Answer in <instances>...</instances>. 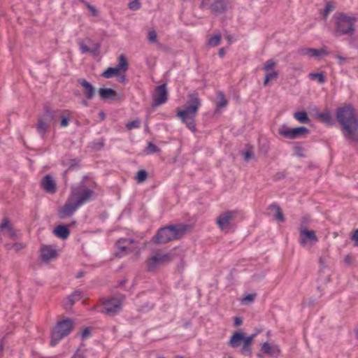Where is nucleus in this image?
Returning <instances> with one entry per match:
<instances>
[{"label":"nucleus","instance_id":"nucleus-1","mask_svg":"<svg viewBox=\"0 0 358 358\" xmlns=\"http://www.w3.org/2000/svg\"><path fill=\"white\" fill-rule=\"evenodd\" d=\"M93 185L86 179L71 187V194L66 203L59 210L60 218L71 216L82 205L92 200L94 196Z\"/></svg>","mask_w":358,"mask_h":358},{"label":"nucleus","instance_id":"nucleus-2","mask_svg":"<svg viewBox=\"0 0 358 358\" xmlns=\"http://www.w3.org/2000/svg\"><path fill=\"white\" fill-rule=\"evenodd\" d=\"M336 118L341 125L342 133L346 139L358 141V119L351 106L340 107L336 110Z\"/></svg>","mask_w":358,"mask_h":358},{"label":"nucleus","instance_id":"nucleus-3","mask_svg":"<svg viewBox=\"0 0 358 358\" xmlns=\"http://www.w3.org/2000/svg\"><path fill=\"white\" fill-rule=\"evenodd\" d=\"M201 106V100L197 92L188 95V100L186 102L183 110L178 112V117L186 124L192 131H196L195 117Z\"/></svg>","mask_w":358,"mask_h":358},{"label":"nucleus","instance_id":"nucleus-4","mask_svg":"<svg viewBox=\"0 0 358 358\" xmlns=\"http://www.w3.org/2000/svg\"><path fill=\"white\" fill-rule=\"evenodd\" d=\"M191 227L188 224H178L162 227L157 231L153 241L157 243H166L169 241L180 238Z\"/></svg>","mask_w":358,"mask_h":358},{"label":"nucleus","instance_id":"nucleus-5","mask_svg":"<svg viewBox=\"0 0 358 358\" xmlns=\"http://www.w3.org/2000/svg\"><path fill=\"white\" fill-rule=\"evenodd\" d=\"M335 31L339 36H352L356 31V23L358 17L355 15L340 13L334 16Z\"/></svg>","mask_w":358,"mask_h":358},{"label":"nucleus","instance_id":"nucleus-6","mask_svg":"<svg viewBox=\"0 0 358 358\" xmlns=\"http://www.w3.org/2000/svg\"><path fill=\"white\" fill-rule=\"evenodd\" d=\"M256 336V334H252L250 336H245V334L241 330H238L232 334L228 345L233 348H236L242 344L240 350L241 354L245 357H250L252 355V342Z\"/></svg>","mask_w":358,"mask_h":358},{"label":"nucleus","instance_id":"nucleus-7","mask_svg":"<svg viewBox=\"0 0 358 358\" xmlns=\"http://www.w3.org/2000/svg\"><path fill=\"white\" fill-rule=\"evenodd\" d=\"M60 110H53L50 108H46L44 113L38 117L36 128L42 138L45 136L50 124L56 122V119L60 115Z\"/></svg>","mask_w":358,"mask_h":358},{"label":"nucleus","instance_id":"nucleus-8","mask_svg":"<svg viewBox=\"0 0 358 358\" xmlns=\"http://www.w3.org/2000/svg\"><path fill=\"white\" fill-rule=\"evenodd\" d=\"M73 328V321L71 319L63 320L58 322L52 329L50 345L55 346L64 337L69 335Z\"/></svg>","mask_w":358,"mask_h":358},{"label":"nucleus","instance_id":"nucleus-9","mask_svg":"<svg viewBox=\"0 0 358 358\" xmlns=\"http://www.w3.org/2000/svg\"><path fill=\"white\" fill-rule=\"evenodd\" d=\"M172 260V255L169 252L161 250L154 252L146 261V266L149 271H155L161 266L168 264Z\"/></svg>","mask_w":358,"mask_h":358},{"label":"nucleus","instance_id":"nucleus-10","mask_svg":"<svg viewBox=\"0 0 358 358\" xmlns=\"http://www.w3.org/2000/svg\"><path fill=\"white\" fill-rule=\"evenodd\" d=\"M117 251L115 255L120 257L130 252L140 253L141 248L135 240L132 238H120L116 243Z\"/></svg>","mask_w":358,"mask_h":358},{"label":"nucleus","instance_id":"nucleus-11","mask_svg":"<svg viewBox=\"0 0 358 358\" xmlns=\"http://www.w3.org/2000/svg\"><path fill=\"white\" fill-rule=\"evenodd\" d=\"M238 216L237 210H226L216 218V224L222 231L228 233L233 227V222Z\"/></svg>","mask_w":358,"mask_h":358},{"label":"nucleus","instance_id":"nucleus-12","mask_svg":"<svg viewBox=\"0 0 358 358\" xmlns=\"http://www.w3.org/2000/svg\"><path fill=\"white\" fill-rule=\"evenodd\" d=\"M318 241L315 231L308 230L305 227H301L299 229L300 245L303 248H311Z\"/></svg>","mask_w":358,"mask_h":358},{"label":"nucleus","instance_id":"nucleus-13","mask_svg":"<svg viewBox=\"0 0 358 358\" xmlns=\"http://www.w3.org/2000/svg\"><path fill=\"white\" fill-rule=\"evenodd\" d=\"M122 298H112L103 302L101 313L108 315H114L122 309Z\"/></svg>","mask_w":358,"mask_h":358},{"label":"nucleus","instance_id":"nucleus-14","mask_svg":"<svg viewBox=\"0 0 358 358\" xmlns=\"http://www.w3.org/2000/svg\"><path fill=\"white\" fill-rule=\"evenodd\" d=\"M277 62L274 59L267 60L263 66V70L265 71V78L264 85L266 86L269 81L276 80L278 78L279 73L275 69Z\"/></svg>","mask_w":358,"mask_h":358},{"label":"nucleus","instance_id":"nucleus-15","mask_svg":"<svg viewBox=\"0 0 358 358\" xmlns=\"http://www.w3.org/2000/svg\"><path fill=\"white\" fill-rule=\"evenodd\" d=\"M279 134L289 139H295L299 136L308 133V129L305 127H300L294 129L282 127L279 129Z\"/></svg>","mask_w":358,"mask_h":358},{"label":"nucleus","instance_id":"nucleus-16","mask_svg":"<svg viewBox=\"0 0 358 358\" xmlns=\"http://www.w3.org/2000/svg\"><path fill=\"white\" fill-rule=\"evenodd\" d=\"M168 92L165 84L156 87L153 94L152 106L156 107L164 103L167 101Z\"/></svg>","mask_w":358,"mask_h":358},{"label":"nucleus","instance_id":"nucleus-17","mask_svg":"<svg viewBox=\"0 0 358 358\" xmlns=\"http://www.w3.org/2000/svg\"><path fill=\"white\" fill-rule=\"evenodd\" d=\"M299 53L301 55L317 58L327 54V51L324 49L317 50L314 48H301L299 50Z\"/></svg>","mask_w":358,"mask_h":358},{"label":"nucleus","instance_id":"nucleus-18","mask_svg":"<svg viewBox=\"0 0 358 358\" xmlns=\"http://www.w3.org/2000/svg\"><path fill=\"white\" fill-rule=\"evenodd\" d=\"M42 187L48 193L53 194L56 192V183L52 178L47 175L41 180Z\"/></svg>","mask_w":358,"mask_h":358},{"label":"nucleus","instance_id":"nucleus-19","mask_svg":"<svg viewBox=\"0 0 358 358\" xmlns=\"http://www.w3.org/2000/svg\"><path fill=\"white\" fill-rule=\"evenodd\" d=\"M78 83L84 88L86 97L88 99H92L96 92L94 86L83 78L78 80Z\"/></svg>","mask_w":358,"mask_h":358},{"label":"nucleus","instance_id":"nucleus-20","mask_svg":"<svg viewBox=\"0 0 358 358\" xmlns=\"http://www.w3.org/2000/svg\"><path fill=\"white\" fill-rule=\"evenodd\" d=\"M0 229L3 231L4 234L10 238H15L17 234L8 219H4L0 225Z\"/></svg>","mask_w":358,"mask_h":358},{"label":"nucleus","instance_id":"nucleus-21","mask_svg":"<svg viewBox=\"0 0 358 358\" xmlns=\"http://www.w3.org/2000/svg\"><path fill=\"white\" fill-rule=\"evenodd\" d=\"M57 255V251L50 246H45L41 249V259L44 262H48L54 259Z\"/></svg>","mask_w":358,"mask_h":358},{"label":"nucleus","instance_id":"nucleus-22","mask_svg":"<svg viewBox=\"0 0 358 358\" xmlns=\"http://www.w3.org/2000/svg\"><path fill=\"white\" fill-rule=\"evenodd\" d=\"M261 351L266 355L274 356L280 354V349L277 345L272 346L269 343L265 342L262 345Z\"/></svg>","mask_w":358,"mask_h":358},{"label":"nucleus","instance_id":"nucleus-23","mask_svg":"<svg viewBox=\"0 0 358 358\" xmlns=\"http://www.w3.org/2000/svg\"><path fill=\"white\" fill-rule=\"evenodd\" d=\"M229 6V0H216L212 5L211 9L215 13L224 11Z\"/></svg>","mask_w":358,"mask_h":358},{"label":"nucleus","instance_id":"nucleus-24","mask_svg":"<svg viewBox=\"0 0 358 358\" xmlns=\"http://www.w3.org/2000/svg\"><path fill=\"white\" fill-rule=\"evenodd\" d=\"M99 93L102 99H115L116 98V92L110 88H100Z\"/></svg>","mask_w":358,"mask_h":358},{"label":"nucleus","instance_id":"nucleus-25","mask_svg":"<svg viewBox=\"0 0 358 358\" xmlns=\"http://www.w3.org/2000/svg\"><path fill=\"white\" fill-rule=\"evenodd\" d=\"M54 234L60 238L66 239L69 236L70 231L66 226L59 225L54 229Z\"/></svg>","mask_w":358,"mask_h":358},{"label":"nucleus","instance_id":"nucleus-26","mask_svg":"<svg viewBox=\"0 0 358 358\" xmlns=\"http://www.w3.org/2000/svg\"><path fill=\"white\" fill-rule=\"evenodd\" d=\"M271 210H274L275 212V217L277 220L284 222L285 219L284 217V215L282 214V212L280 208V206L276 203L271 204L269 208Z\"/></svg>","mask_w":358,"mask_h":358},{"label":"nucleus","instance_id":"nucleus-27","mask_svg":"<svg viewBox=\"0 0 358 358\" xmlns=\"http://www.w3.org/2000/svg\"><path fill=\"white\" fill-rule=\"evenodd\" d=\"M121 71L115 66V67H110L108 68L105 71H103L101 76L106 78H110L113 76H117L120 75Z\"/></svg>","mask_w":358,"mask_h":358},{"label":"nucleus","instance_id":"nucleus-28","mask_svg":"<svg viewBox=\"0 0 358 358\" xmlns=\"http://www.w3.org/2000/svg\"><path fill=\"white\" fill-rule=\"evenodd\" d=\"M116 67L123 73H125L128 69V62L124 55H120L118 59V64Z\"/></svg>","mask_w":358,"mask_h":358},{"label":"nucleus","instance_id":"nucleus-29","mask_svg":"<svg viewBox=\"0 0 358 358\" xmlns=\"http://www.w3.org/2000/svg\"><path fill=\"white\" fill-rule=\"evenodd\" d=\"M317 117L327 124H333V119L329 111L320 113L317 115Z\"/></svg>","mask_w":358,"mask_h":358},{"label":"nucleus","instance_id":"nucleus-30","mask_svg":"<svg viewBox=\"0 0 358 358\" xmlns=\"http://www.w3.org/2000/svg\"><path fill=\"white\" fill-rule=\"evenodd\" d=\"M294 117L301 123H308L309 118L307 113L305 111H299L294 114Z\"/></svg>","mask_w":358,"mask_h":358},{"label":"nucleus","instance_id":"nucleus-31","mask_svg":"<svg viewBox=\"0 0 358 358\" xmlns=\"http://www.w3.org/2000/svg\"><path fill=\"white\" fill-rule=\"evenodd\" d=\"M220 41L221 36L220 34H216L209 38L208 45L209 47H216L220 44Z\"/></svg>","mask_w":358,"mask_h":358},{"label":"nucleus","instance_id":"nucleus-32","mask_svg":"<svg viewBox=\"0 0 358 358\" xmlns=\"http://www.w3.org/2000/svg\"><path fill=\"white\" fill-rule=\"evenodd\" d=\"M217 98L219 99L217 103V107L219 108H222L225 107L227 105V101L224 97V95L222 92H220L217 94Z\"/></svg>","mask_w":358,"mask_h":358},{"label":"nucleus","instance_id":"nucleus-33","mask_svg":"<svg viewBox=\"0 0 358 358\" xmlns=\"http://www.w3.org/2000/svg\"><path fill=\"white\" fill-rule=\"evenodd\" d=\"M308 76L311 80L317 79L320 83H324L325 82V77L322 73H310Z\"/></svg>","mask_w":358,"mask_h":358},{"label":"nucleus","instance_id":"nucleus-34","mask_svg":"<svg viewBox=\"0 0 358 358\" xmlns=\"http://www.w3.org/2000/svg\"><path fill=\"white\" fill-rule=\"evenodd\" d=\"M148 177V173L145 170H141L137 172L136 180L138 182L141 183L144 182Z\"/></svg>","mask_w":358,"mask_h":358},{"label":"nucleus","instance_id":"nucleus-35","mask_svg":"<svg viewBox=\"0 0 358 358\" xmlns=\"http://www.w3.org/2000/svg\"><path fill=\"white\" fill-rule=\"evenodd\" d=\"M75 301V298H73L71 295H69L66 300L63 302V306L66 310L71 309Z\"/></svg>","mask_w":358,"mask_h":358},{"label":"nucleus","instance_id":"nucleus-36","mask_svg":"<svg viewBox=\"0 0 358 358\" xmlns=\"http://www.w3.org/2000/svg\"><path fill=\"white\" fill-rule=\"evenodd\" d=\"M157 34L154 29L149 30L148 33V40L150 43H157Z\"/></svg>","mask_w":358,"mask_h":358},{"label":"nucleus","instance_id":"nucleus-37","mask_svg":"<svg viewBox=\"0 0 358 358\" xmlns=\"http://www.w3.org/2000/svg\"><path fill=\"white\" fill-rule=\"evenodd\" d=\"M128 7L133 10H137L141 8V3L138 0H133L128 4Z\"/></svg>","mask_w":358,"mask_h":358},{"label":"nucleus","instance_id":"nucleus-38","mask_svg":"<svg viewBox=\"0 0 358 358\" xmlns=\"http://www.w3.org/2000/svg\"><path fill=\"white\" fill-rule=\"evenodd\" d=\"M255 294H249L241 300V303L243 305H246L248 303L252 302L255 299Z\"/></svg>","mask_w":358,"mask_h":358},{"label":"nucleus","instance_id":"nucleus-39","mask_svg":"<svg viewBox=\"0 0 358 358\" xmlns=\"http://www.w3.org/2000/svg\"><path fill=\"white\" fill-rule=\"evenodd\" d=\"M159 152V149L152 143L149 142L147 146L148 153H155Z\"/></svg>","mask_w":358,"mask_h":358},{"label":"nucleus","instance_id":"nucleus-40","mask_svg":"<svg viewBox=\"0 0 358 358\" xmlns=\"http://www.w3.org/2000/svg\"><path fill=\"white\" fill-rule=\"evenodd\" d=\"M140 127V121L138 120H135L134 121H131L130 122L127 123L126 127L131 130L134 128H138Z\"/></svg>","mask_w":358,"mask_h":358},{"label":"nucleus","instance_id":"nucleus-41","mask_svg":"<svg viewBox=\"0 0 358 358\" xmlns=\"http://www.w3.org/2000/svg\"><path fill=\"white\" fill-rule=\"evenodd\" d=\"M334 10V6L329 3L327 2L325 6V9L324 10L323 15L324 17H326L329 13Z\"/></svg>","mask_w":358,"mask_h":358},{"label":"nucleus","instance_id":"nucleus-42","mask_svg":"<svg viewBox=\"0 0 358 358\" xmlns=\"http://www.w3.org/2000/svg\"><path fill=\"white\" fill-rule=\"evenodd\" d=\"M73 298H75L76 301H78L80 299L82 296V292L80 290H76L71 294Z\"/></svg>","mask_w":358,"mask_h":358},{"label":"nucleus","instance_id":"nucleus-43","mask_svg":"<svg viewBox=\"0 0 358 358\" xmlns=\"http://www.w3.org/2000/svg\"><path fill=\"white\" fill-rule=\"evenodd\" d=\"M80 48L81 50L82 53H86L88 52H92L90 48L85 45L83 43H79Z\"/></svg>","mask_w":358,"mask_h":358},{"label":"nucleus","instance_id":"nucleus-44","mask_svg":"<svg viewBox=\"0 0 358 358\" xmlns=\"http://www.w3.org/2000/svg\"><path fill=\"white\" fill-rule=\"evenodd\" d=\"M60 125L62 127H67L69 125V118L66 116H62Z\"/></svg>","mask_w":358,"mask_h":358},{"label":"nucleus","instance_id":"nucleus-45","mask_svg":"<svg viewBox=\"0 0 358 358\" xmlns=\"http://www.w3.org/2000/svg\"><path fill=\"white\" fill-rule=\"evenodd\" d=\"M243 157L245 161L248 162L250 159H251L253 157V153L250 150H248L243 154Z\"/></svg>","mask_w":358,"mask_h":358},{"label":"nucleus","instance_id":"nucleus-46","mask_svg":"<svg viewBox=\"0 0 358 358\" xmlns=\"http://www.w3.org/2000/svg\"><path fill=\"white\" fill-rule=\"evenodd\" d=\"M352 239L355 241V245L358 246V229L355 230L352 236Z\"/></svg>","mask_w":358,"mask_h":358},{"label":"nucleus","instance_id":"nucleus-47","mask_svg":"<svg viewBox=\"0 0 358 358\" xmlns=\"http://www.w3.org/2000/svg\"><path fill=\"white\" fill-rule=\"evenodd\" d=\"M234 326L235 327H239L243 323L242 319L241 317H234Z\"/></svg>","mask_w":358,"mask_h":358},{"label":"nucleus","instance_id":"nucleus-48","mask_svg":"<svg viewBox=\"0 0 358 358\" xmlns=\"http://www.w3.org/2000/svg\"><path fill=\"white\" fill-rule=\"evenodd\" d=\"M87 6L93 16H96L97 15V11L93 6L87 4Z\"/></svg>","mask_w":358,"mask_h":358},{"label":"nucleus","instance_id":"nucleus-49","mask_svg":"<svg viewBox=\"0 0 358 358\" xmlns=\"http://www.w3.org/2000/svg\"><path fill=\"white\" fill-rule=\"evenodd\" d=\"M13 249H15L16 252L20 251L24 247V245L22 243H15V244H13Z\"/></svg>","mask_w":358,"mask_h":358},{"label":"nucleus","instance_id":"nucleus-50","mask_svg":"<svg viewBox=\"0 0 358 358\" xmlns=\"http://www.w3.org/2000/svg\"><path fill=\"white\" fill-rule=\"evenodd\" d=\"M125 73H123V72H121L120 73V75L119 76H117V77L118 78H117V80L118 82L120 83H124L125 81V75H124Z\"/></svg>","mask_w":358,"mask_h":358},{"label":"nucleus","instance_id":"nucleus-51","mask_svg":"<svg viewBox=\"0 0 358 358\" xmlns=\"http://www.w3.org/2000/svg\"><path fill=\"white\" fill-rule=\"evenodd\" d=\"M90 329H89L88 328H86V329H85L83 331V332H82V334H81V336H82V338H86L87 336H88L90 335Z\"/></svg>","mask_w":358,"mask_h":358},{"label":"nucleus","instance_id":"nucleus-52","mask_svg":"<svg viewBox=\"0 0 358 358\" xmlns=\"http://www.w3.org/2000/svg\"><path fill=\"white\" fill-rule=\"evenodd\" d=\"M344 262L345 264H350L352 262L351 257L350 255H347L344 259Z\"/></svg>","mask_w":358,"mask_h":358},{"label":"nucleus","instance_id":"nucleus-53","mask_svg":"<svg viewBox=\"0 0 358 358\" xmlns=\"http://www.w3.org/2000/svg\"><path fill=\"white\" fill-rule=\"evenodd\" d=\"M219 55L222 57L224 54H225V50L224 49L222 48H220V50H219V52H218Z\"/></svg>","mask_w":358,"mask_h":358},{"label":"nucleus","instance_id":"nucleus-54","mask_svg":"<svg viewBox=\"0 0 358 358\" xmlns=\"http://www.w3.org/2000/svg\"><path fill=\"white\" fill-rule=\"evenodd\" d=\"M336 58L340 61L341 64H343V62L345 60V58H343L339 55H337Z\"/></svg>","mask_w":358,"mask_h":358},{"label":"nucleus","instance_id":"nucleus-55","mask_svg":"<svg viewBox=\"0 0 358 358\" xmlns=\"http://www.w3.org/2000/svg\"><path fill=\"white\" fill-rule=\"evenodd\" d=\"M5 246H6V249H7V250H11V249H13V245H11V244H6Z\"/></svg>","mask_w":358,"mask_h":358},{"label":"nucleus","instance_id":"nucleus-56","mask_svg":"<svg viewBox=\"0 0 358 358\" xmlns=\"http://www.w3.org/2000/svg\"><path fill=\"white\" fill-rule=\"evenodd\" d=\"M72 358H85L83 355L80 354H76Z\"/></svg>","mask_w":358,"mask_h":358},{"label":"nucleus","instance_id":"nucleus-57","mask_svg":"<svg viewBox=\"0 0 358 358\" xmlns=\"http://www.w3.org/2000/svg\"><path fill=\"white\" fill-rule=\"evenodd\" d=\"M99 116L101 118V120H104L105 117H106L105 116V113L103 112H102V111L99 113Z\"/></svg>","mask_w":358,"mask_h":358},{"label":"nucleus","instance_id":"nucleus-58","mask_svg":"<svg viewBox=\"0 0 358 358\" xmlns=\"http://www.w3.org/2000/svg\"><path fill=\"white\" fill-rule=\"evenodd\" d=\"M300 151H301V148H299V151H297V152H296V153H297V155H299V156H301V157H303V155L301 153V152H300Z\"/></svg>","mask_w":358,"mask_h":358},{"label":"nucleus","instance_id":"nucleus-59","mask_svg":"<svg viewBox=\"0 0 358 358\" xmlns=\"http://www.w3.org/2000/svg\"><path fill=\"white\" fill-rule=\"evenodd\" d=\"M83 104L84 106H87V102L86 101H83Z\"/></svg>","mask_w":358,"mask_h":358},{"label":"nucleus","instance_id":"nucleus-60","mask_svg":"<svg viewBox=\"0 0 358 358\" xmlns=\"http://www.w3.org/2000/svg\"><path fill=\"white\" fill-rule=\"evenodd\" d=\"M257 357H259V358H263V356L261 354H258Z\"/></svg>","mask_w":358,"mask_h":358},{"label":"nucleus","instance_id":"nucleus-61","mask_svg":"<svg viewBox=\"0 0 358 358\" xmlns=\"http://www.w3.org/2000/svg\"><path fill=\"white\" fill-rule=\"evenodd\" d=\"M356 335H357V337L358 338V327H357V329L356 330Z\"/></svg>","mask_w":358,"mask_h":358},{"label":"nucleus","instance_id":"nucleus-62","mask_svg":"<svg viewBox=\"0 0 358 358\" xmlns=\"http://www.w3.org/2000/svg\"><path fill=\"white\" fill-rule=\"evenodd\" d=\"M82 276V273H79L78 275H77V278H80Z\"/></svg>","mask_w":358,"mask_h":358},{"label":"nucleus","instance_id":"nucleus-63","mask_svg":"<svg viewBox=\"0 0 358 358\" xmlns=\"http://www.w3.org/2000/svg\"><path fill=\"white\" fill-rule=\"evenodd\" d=\"M2 350H3V346L0 345V352L2 351Z\"/></svg>","mask_w":358,"mask_h":358},{"label":"nucleus","instance_id":"nucleus-64","mask_svg":"<svg viewBox=\"0 0 358 358\" xmlns=\"http://www.w3.org/2000/svg\"><path fill=\"white\" fill-rule=\"evenodd\" d=\"M180 358H182V357H180Z\"/></svg>","mask_w":358,"mask_h":358}]
</instances>
